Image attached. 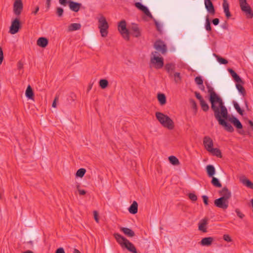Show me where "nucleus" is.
<instances>
[{"label": "nucleus", "instance_id": "obj_8", "mask_svg": "<svg viewBox=\"0 0 253 253\" xmlns=\"http://www.w3.org/2000/svg\"><path fill=\"white\" fill-rule=\"evenodd\" d=\"M215 118L218 122L220 125L224 127L226 130L228 132H232L234 129L233 127L229 123H227L225 121L226 119H224L222 117L219 115V114L214 116Z\"/></svg>", "mask_w": 253, "mask_h": 253}, {"label": "nucleus", "instance_id": "obj_16", "mask_svg": "<svg viewBox=\"0 0 253 253\" xmlns=\"http://www.w3.org/2000/svg\"><path fill=\"white\" fill-rule=\"evenodd\" d=\"M68 5L70 9L72 11L76 12L79 11L82 6V4L81 3H78L72 0L68 1Z\"/></svg>", "mask_w": 253, "mask_h": 253}, {"label": "nucleus", "instance_id": "obj_15", "mask_svg": "<svg viewBox=\"0 0 253 253\" xmlns=\"http://www.w3.org/2000/svg\"><path fill=\"white\" fill-rule=\"evenodd\" d=\"M203 144L205 149L208 151V150L213 147V142L211 137L208 136H206L203 139Z\"/></svg>", "mask_w": 253, "mask_h": 253}, {"label": "nucleus", "instance_id": "obj_28", "mask_svg": "<svg viewBox=\"0 0 253 253\" xmlns=\"http://www.w3.org/2000/svg\"><path fill=\"white\" fill-rule=\"evenodd\" d=\"M129 212L131 214H135L138 211V204L136 201H133L132 204L128 208Z\"/></svg>", "mask_w": 253, "mask_h": 253}, {"label": "nucleus", "instance_id": "obj_36", "mask_svg": "<svg viewBox=\"0 0 253 253\" xmlns=\"http://www.w3.org/2000/svg\"><path fill=\"white\" fill-rule=\"evenodd\" d=\"M211 183L214 186L216 187L220 188L222 186V185L219 180L214 177H212Z\"/></svg>", "mask_w": 253, "mask_h": 253}, {"label": "nucleus", "instance_id": "obj_35", "mask_svg": "<svg viewBox=\"0 0 253 253\" xmlns=\"http://www.w3.org/2000/svg\"><path fill=\"white\" fill-rule=\"evenodd\" d=\"M232 103L237 112L240 115H243L244 111L242 109H241L238 103L235 101H233Z\"/></svg>", "mask_w": 253, "mask_h": 253}, {"label": "nucleus", "instance_id": "obj_21", "mask_svg": "<svg viewBox=\"0 0 253 253\" xmlns=\"http://www.w3.org/2000/svg\"><path fill=\"white\" fill-rule=\"evenodd\" d=\"M229 121L238 129H241L243 127L242 124L240 121L235 117L232 116L229 118Z\"/></svg>", "mask_w": 253, "mask_h": 253}, {"label": "nucleus", "instance_id": "obj_14", "mask_svg": "<svg viewBox=\"0 0 253 253\" xmlns=\"http://www.w3.org/2000/svg\"><path fill=\"white\" fill-rule=\"evenodd\" d=\"M135 6L139 10H141L143 12L145 13L147 16L150 17V18H153V16L151 14V12L149 11L148 8L143 5L141 3L139 2H137L135 3Z\"/></svg>", "mask_w": 253, "mask_h": 253}, {"label": "nucleus", "instance_id": "obj_49", "mask_svg": "<svg viewBox=\"0 0 253 253\" xmlns=\"http://www.w3.org/2000/svg\"><path fill=\"white\" fill-rule=\"evenodd\" d=\"M190 102L191 104L192 107L194 109H197V104L194 99H191Z\"/></svg>", "mask_w": 253, "mask_h": 253}, {"label": "nucleus", "instance_id": "obj_56", "mask_svg": "<svg viewBox=\"0 0 253 253\" xmlns=\"http://www.w3.org/2000/svg\"><path fill=\"white\" fill-rule=\"evenodd\" d=\"M212 22L214 25L216 26L219 24V20L218 18H214L212 20Z\"/></svg>", "mask_w": 253, "mask_h": 253}, {"label": "nucleus", "instance_id": "obj_2", "mask_svg": "<svg viewBox=\"0 0 253 253\" xmlns=\"http://www.w3.org/2000/svg\"><path fill=\"white\" fill-rule=\"evenodd\" d=\"M155 115L157 119L164 127L169 130L173 129L174 122L168 116L159 112H156Z\"/></svg>", "mask_w": 253, "mask_h": 253}, {"label": "nucleus", "instance_id": "obj_60", "mask_svg": "<svg viewBox=\"0 0 253 253\" xmlns=\"http://www.w3.org/2000/svg\"><path fill=\"white\" fill-rule=\"evenodd\" d=\"M39 6H37L35 8V10L33 11H32V13L34 14V15H36L38 13V12L39 11Z\"/></svg>", "mask_w": 253, "mask_h": 253}, {"label": "nucleus", "instance_id": "obj_44", "mask_svg": "<svg viewBox=\"0 0 253 253\" xmlns=\"http://www.w3.org/2000/svg\"><path fill=\"white\" fill-rule=\"evenodd\" d=\"M64 10L62 8L60 7H58L56 8V14L58 17H62L63 15Z\"/></svg>", "mask_w": 253, "mask_h": 253}, {"label": "nucleus", "instance_id": "obj_30", "mask_svg": "<svg viewBox=\"0 0 253 253\" xmlns=\"http://www.w3.org/2000/svg\"><path fill=\"white\" fill-rule=\"evenodd\" d=\"M26 96L28 99H33L34 92L30 85H28L25 92Z\"/></svg>", "mask_w": 253, "mask_h": 253}, {"label": "nucleus", "instance_id": "obj_13", "mask_svg": "<svg viewBox=\"0 0 253 253\" xmlns=\"http://www.w3.org/2000/svg\"><path fill=\"white\" fill-rule=\"evenodd\" d=\"M22 0H15L13 4V12L16 15H19L23 9Z\"/></svg>", "mask_w": 253, "mask_h": 253}, {"label": "nucleus", "instance_id": "obj_50", "mask_svg": "<svg viewBox=\"0 0 253 253\" xmlns=\"http://www.w3.org/2000/svg\"><path fill=\"white\" fill-rule=\"evenodd\" d=\"M93 215H94V218L95 220L96 221V222L98 223L99 222V216H98V213L97 211H93Z\"/></svg>", "mask_w": 253, "mask_h": 253}, {"label": "nucleus", "instance_id": "obj_17", "mask_svg": "<svg viewBox=\"0 0 253 253\" xmlns=\"http://www.w3.org/2000/svg\"><path fill=\"white\" fill-rule=\"evenodd\" d=\"M205 5L206 9L211 14H215L214 6L211 0H205Z\"/></svg>", "mask_w": 253, "mask_h": 253}, {"label": "nucleus", "instance_id": "obj_48", "mask_svg": "<svg viewBox=\"0 0 253 253\" xmlns=\"http://www.w3.org/2000/svg\"><path fill=\"white\" fill-rule=\"evenodd\" d=\"M235 212L237 213L238 216L240 218H243L245 216L244 214L241 212L240 210L238 209L235 210Z\"/></svg>", "mask_w": 253, "mask_h": 253}, {"label": "nucleus", "instance_id": "obj_46", "mask_svg": "<svg viewBox=\"0 0 253 253\" xmlns=\"http://www.w3.org/2000/svg\"><path fill=\"white\" fill-rule=\"evenodd\" d=\"M188 197L189 199L193 202H195L197 200V196L194 193H189L188 194Z\"/></svg>", "mask_w": 253, "mask_h": 253}, {"label": "nucleus", "instance_id": "obj_22", "mask_svg": "<svg viewBox=\"0 0 253 253\" xmlns=\"http://www.w3.org/2000/svg\"><path fill=\"white\" fill-rule=\"evenodd\" d=\"M208 219L204 218L202 219L199 223V230L203 232H207L206 225L208 224Z\"/></svg>", "mask_w": 253, "mask_h": 253}, {"label": "nucleus", "instance_id": "obj_25", "mask_svg": "<svg viewBox=\"0 0 253 253\" xmlns=\"http://www.w3.org/2000/svg\"><path fill=\"white\" fill-rule=\"evenodd\" d=\"M213 241V238L211 237L204 238L200 242L201 245L203 246H209Z\"/></svg>", "mask_w": 253, "mask_h": 253}, {"label": "nucleus", "instance_id": "obj_58", "mask_svg": "<svg viewBox=\"0 0 253 253\" xmlns=\"http://www.w3.org/2000/svg\"><path fill=\"white\" fill-rule=\"evenodd\" d=\"M79 194L81 195H84L86 194V192L84 190L78 189Z\"/></svg>", "mask_w": 253, "mask_h": 253}, {"label": "nucleus", "instance_id": "obj_37", "mask_svg": "<svg viewBox=\"0 0 253 253\" xmlns=\"http://www.w3.org/2000/svg\"><path fill=\"white\" fill-rule=\"evenodd\" d=\"M175 68V65L172 63H167L165 66V69L167 72H169L170 70H174Z\"/></svg>", "mask_w": 253, "mask_h": 253}, {"label": "nucleus", "instance_id": "obj_62", "mask_svg": "<svg viewBox=\"0 0 253 253\" xmlns=\"http://www.w3.org/2000/svg\"><path fill=\"white\" fill-rule=\"evenodd\" d=\"M155 23L156 26V27H157V28L158 30L160 31V24H159V23H158L157 21H156V20H155Z\"/></svg>", "mask_w": 253, "mask_h": 253}, {"label": "nucleus", "instance_id": "obj_3", "mask_svg": "<svg viewBox=\"0 0 253 253\" xmlns=\"http://www.w3.org/2000/svg\"><path fill=\"white\" fill-rule=\"evenodd\" d=\"M209 88L208 91L210 94V101L211 103V108L214 112V115H216L219 114V107L216 106L215 104L218 101H219L220 97L217 95V94L213 91V88L210 86L209 85H207Z\"/></svg>", "mask_w": 253, "mask_h": 253}, {"label": "nucleus", "instance_id": "obj_54", "mask_svg": "<svg viewBox=\"0 0 253 253\" xmlns=\"http://www.w3.org/2000/svg\"><path fill=\"white\" fill-rule=\"evenodd\" d=\"M202 198H203V202H204V204L206 205H208V197L206 195H204L202 196Z\"/></svg>", "mask_w": 253, "mask_h": 253}, {"label": "nucleus", "instance_id": "obj_31", "mask_svg": "<svg viewBox=\"0 0 253 253\" xmlns=\"http://www.w3.org/2000/svg\"><path fill=\"white\" fill-rule=\"evenodd\" d=\"M208 152L212 154L214 156H216L218 158L222 157V154L221 151L218 148H213V147L210 150H208Z\"/></svg>", "mask_w": 253, "mask_h": 253}, {"label": "nucleus", "instance_id": "obj_41", "mask_svg": "<svg viewBox=\"0 0 253 253\" xmlns=\"http://www.w3.org/2000/svg\"><path fill=\"white\" fill-rule=\"evenodd\" d=\"M86 172L85 169L81 168L79 169L76 172V176L79 177H83Z\"/></svg>", "mask_w": 253, "mask_h": 253}, {"label": "nucleus", "instance_id": "obj_18", "mask_svg": "<svg viewBox=\"0 0 253 253\" xmlns=\"http://www.w3.org/2000/svg\"><path fill=\"white\" fill-rule=\"evenodd\" d=\"M220 195L221 196L220 198H223V199L228 201V199L231 196V192L227 189L226 187H224L219 192Z\"/></svg>", "mask_w": 253, "mask_h": 253}, {"label": "nucleus", "instance_id": "obj_55", "mask_svg": "<svg viewBox=\"0 0 253 253\" xmlns=\"http://www.w3.org/2000/svg\"><path fill=\"white\" fill-rule=\"evenodd\" d=\"M195 96L196 98L199 100L200 102H201V100H204V99L199 93L195 92Z\"/></svg>", "mask_w": 253, "mask_h": 253}, {"label": "nucleus", "instance_id": "obj_52", "mask_svg": "<svg viewBox=\"0 0 253 253\" xmlns=\"http://www.w3.org/2000/svg\"><path fill=\"white\" fill-rule=\"evenodd\" d=\"M223 239L225 241L228 242L231 241V237L228 235H227V234L224 235Z\"/></svg>", "mask_w": 253, "mask_h": 253}, {"label": "nucleus", "instance_id": "obj_10", "mask_svg": "<svg viewBox=\"0 0 253 253\" xmlns=\"http://www.w3.org/2000/svg\"><path fill=\"white\" fill-rule=\"evenodd\" d=\"M219 101H218L216 103L218 104L219 107V115L222 117L224 119H227L228 117V111L226 107L224 105V103L220 98Z\"/></svg>", "mask_w": 253, "mask_h": 253}, {"label": "nucleus", "instance_id": "obj_20", "mask_svg": "<svg viewBox=\"0 0 253 253\" xmlns=\"http://www.w3.org/2000/svg\"><path fill=\"white\" fill-rule=\"evenodd\" d=\"M222 6L224 10V12L225 14V16L227 18L231 17V14L229 11V4L227 0H223Z\"/></svg>", "mask_w": 253, "mask_h": 253}, {"label": "nucleus", "instance_id": "obj_19", "mask_svg": "<svg viewBox=\"0 0 253 253\" xmlns=\"http://www.w3.org/2000/svg\"><path fill=\"white\" fill-rule=\"evenodd\" d=\"M228 71L230 74L234 81L236 83H244V82L241 79V78L240 77V76L233 69L231 68H228Z\"/></svg>", "mask_w": 253, "mask_h": 253}, {"label": "nucleus", "instance_id": "obj_53", "mask_svg": "<svg viewBox=\"0 0 253 253\" xmlns=\"http://www.w3.org/2000/svg\"><path fill=\"white\" fill-rule=\"evenodd\" d=\"M59 2L60 4L66 6L67 4H68V0H59Z\"/></svg>", "mask_w": 253, "mask_h": 253}, {"label": "nucleus", "instance_id": "obj_51", "mask_svg": "<svg viewBox=\"0 0 253 253\" xmlns=\"http://www.w3.org/2000/svg\"><path fill=\"white\" fill-rule=\"evenodd\" d=\"M3 60V54L2 48L0 46V65L2 63Z\"/></svg>", "mask_w": 253, "mask_h": 253}, {"label": "nucleus", "instance_id": "obj_42", "mask_svg": "<svg viewBox=\"0 0 253 253\" xmlns=\"http://www.w3.org/2000/svg\"><path fill=\"white\" fill-rule=\"evenodd\" d=\"M172 76L174 78V81L176 83H178L181 81V78L180 73L176 72L173 74Z\"/></svg>", "mask_w": 253, "mask_h": 253}, {"label": "nucleus", "instance_id": "obj_11", "mask_svg": "<svg viewBox=\"0 0 253 253\" xmlns=\"http://www.w3.org/2000/svg\"><path fill=\"white\" fill-rule=\"evenodd\" d=\"M20 22L18 18H15L11 23L10 27L9 33L11 34H15L18 33L20 28Z\"/></svg>", "mask_w": 253, "mask_h": 253}, {"label": "nucleus", "instance_id": "obj_5", "mask_svg": "<svg viewBox=\"0 0 253 253\" xmlns=\"http://www.w3.org/2000/svg\"><path fill=\"white\" fill-rule=\"evenodd\" d=\"M158 52L154 51L152 52L150 62L155 65L156 69L162 68L164 66V59L163 57H159L157 56Z\"/></svg>", "mask_w": 253, "mask_h": 253}, {"label": "nucleus", "instance_id": "obj_63", "mask_svg": "<svg viewBox=\"0 0 253 253\" xmlns=\"http://www.w3.org/2000/svg\"><path fill=\"white\" fill-rule=\"evenodd\" d=\"M57 99V97H55V98L54 99V100L52 104V106L53 107H54V108L56 107V101Z\"/></svg>", "mask_w": 253, "mask_h": 253}, {"label": "nucleus", "instance_id": "obj_24", "mask_svg": "<svg viewBox=\"0 0 253 253\" xmlns=\"http://www.w3.org/2000/svg\"><path fill=\"white\" fill-rule=\"evenodd\" d=\"M131 30L133 32V35L135 37L138 38L141 36V33L137 24L132 23Z\"/></svg>", "mask_w": 253, "mask_h": 253}, {"label": "nucleus", "instance_id": "obj_12", "mask_svg": "<svg viewBox=\"0 0 253 253\" xmlns=\"http://www.w3.org/2000/svg\"><path fill=\"white\" fill-rule=\"evenodd\" d=\"M215 206L223 210H226L228 207V201L225 200L223 198H219L214 200Z\"/></svg>", "mask_w": 253, "mask_h": 253}, {"label": "nucleus", "instance_id": "obj_23", "mask_svg": "<svg viewBox=\"0 0 253 253\" xmlns=\"http://www.w3.org/2000/svg\"><path fill=\"white\" fill-rule=\"evenodd\" d=\"M48 43V40L44 37L39 38L37 42V45L42 48L45 47L47 45Z\"/></svg>", "mask_w": 253, "mask_h": 253}, {"label": "nucleus", "instance_id": "obj_59", "mask_svg": "<svg viewBox=\"0 0 253 253\" xmlns=\"http://www.w3.org/2000/svg\"><path fill=\"white\" fill-rule=\"evenodd\" d=\"M46 4L47 9H48L50 7L51 0H46Z\"/></svg>", "mask_w": 253, "mask_h": 253}, {"label": "nucleus", "instance_id": "obj_1", "mask_svg": "<svg viewBox=\"0 0 253 253\" xmlns=\"http://www.w3.org/2000/svg\"><path fill=\"white\" fill-rule=\"evenodd\" d=\"M113 236L122 248H126L132 253H137L136 249L134 245L126 238L117 233H114Z\"/></svg>", "mask_w": 253, "mask_h": 253}, {"label": "nucleus", "instance_id": "obj_43", "mask_svg": "<svg viewBox=\"0 0 253 253\" xmlns=\"http://www.w3.org/2000/svg\"><path fill=\"white\" fill-rule=\"evenodd\" d=\"M205 28H206V30L208 31H211V23H210V21L208 16H207L206 17Z\"/></svg>", "mask_w": 253, "mask_h": 253}, {"label": "nucleus", "instance_id": "obj_26", "mask_svg": "<svg viewBox=\"0 0 253 253\" xmlns=\"http://www.w3.org/2000/svg\"><path fill=\"white\" fill-rule=\"evenodd\" d=\"M121 231H122L126 236L128 237H133L135 236V233L131 229L126 227H121L120 228Z\"/></svg>", "mask_w": 253, "mask_h": 253}, {"label": "nucleus", "instance_id": "obj_9", "mask_svg": "<svg viewBox=\"0 0 253 253\" xmlns=\"http://www.w3.org/2000/svg\"><path fill=\"white\" fill-rule=\"evenodd\" d=\"M154 48L163 54H165L167 51V48L164 42L160 40H157L154 44Z\"/></svg>", "mask_w": 253, "mask_h": 253}, {"label": "nucleus", "instance_id": "obj_39", "mask_svg": "<svg viewBox=\"0 0 253 253\" xmlns=\"http://www.w3.org/2000/svg\"><path fill=\"white\" fill-rule=\"evenodd\" d=\"M200 105L201 106L202 110L204 111L207 112L209 110V106L204 100H201V101L200 102Z\"/></svg>", "mask_w": 253, "mask_h": 253}, {"label": "nucleus", "instance_id": "obj_57", "mask_svg": "<svg viewBox=\"0 0 253 253\" xmlns=\"http://www.w3.org/2000/svg\"><path fill=\"white\" fill-rule=\"evenodd\" d=\"M55 253H65V251H64L63 248H59L56 250Z\"/></svg>", "mask_w": 253, "mask_h": 253}, {"label": "nucleus", "instance_id": "obj_33", "mask_svg": "<svg viewBox=\"0 0 253 253\" xmlns=\"http://www.w3.org/2000/svg\"><path fill=\"white\" fill-rule=\"evenodd\" d=\"M157 98L161 105H163L166 103V97L164 94L159 93Z\"/></svg>", "mask_w": 253, "mask_h": 253}, {"label": "nucleus", "instance_id": "obj_34", "mask_svg": "<svg viewBox=\"0 0 253 253\" xmlns=\"http://www.w3.org/2000/svg\"><path fill=\"white\" fill-rule=\"evenodd\" d=\"M241 181L242 183L245 185L247 187L253 189V183L250 180L245 178L241 179Z\"/></svg>", "mask_w": 253, "mask_h": 253}, {"label": "nucleus", "instance_id": "obj_40", "mask_svg": "<svg viewBox=\"0 0 253 253\" xmlns=\"http://www.w3.org/2000/svg\"><path fill=\"white\" fill-rule=\"evenodd\" d=\"M99 85L102 88L104 89L108 85V82L106 79H101L99 81Z\"/></svg>", "mask_w": 253, "mask_h": 253}, {"label": "nucleus", "instance_id": "obj_29", "mask_svg": "<svg viewBox=\"0 0 253 253\" xmlns=\"http://www.w3.org/2000/svg\"><path fill=\"white\" fill-rule=\"evenodd\" d=\"M81 28V25L80 23H72L68 26V32L79 30Z\"/></svg>", "mask_w": 253, "mask_h": 253}, {"label": "nucleus", "instance_id": "obj_61", "mask_svg": "<svg viewBox=\"0 0 253 253\" xmlns=\"http://www.w3.org/2000/svg\"><path fill=\"white\" fill-rule=\"evenodd\" d=\"M23 63L21 62H20V61L18 62V69H22L23 68Z\"/></svg>", "mask_w": 253, "mask_h": 253}, {"label": "nucleus", "instance_id": "obj_47", "mask_svg": "<svg viewBox=\"0 0 253 253\" xmlns=\"http://www.w3.org/2000/svg\"><path fill=\"white\" fill-rule=\"evenodd\" d=\"M217 60L221 64H226L228 63L227 60L219 56H217Z\"/></svg>", "mask_w": 253, "mask_h": 253}, {"label": "nucleus", "instance_id": "obj_45", "mask_svg": "<svg viewBox=\"0 0 253 253\" xmlns=\"http://www.w3.org/2000/svg\"><path fill=\"white\" fill-rule=\"evenodd\" d=\"M195 81L198 85H202L203 84V81L201 77H196L195 79Z\"/></svg>", "mask_w": 253, "mask_h": 253}, {"label": "nucleus", "instance_id": "obj_4", "mask_svg": "<svg viewBox=\"0 0 253 253\" xmlns=\"http://www.w3.org/2000/svg\"><path fill=\"white\" fill-rule=\"evenodd\" d=\"M97 19L98 21V28L99 29L101 35L102 37H106L107 36L108 33V23L105 17L102 15L98 17Z\"/></svg>", "mask_w": 253, "mask_h": 253}, {"label": "nucleus", "instance_id": "obj_64", "mask_svg": "<svg viewBox=\"0 0 253 253\" xmlns=\"http://www.w3.org/2000/svg\"><path fill=\"white\" fill-rule=\"evenodd\" d=\"M221 27L224 29H227V23H225L223 25H221Z\"/></svg>", "mask_w": 253, "mask_h": 253}, {"label": "nucleus", "instance_id": "obj_38", "mask_svg": "<svg viewBox=\"0 0 253 253\" xmlns=\"http://www.w3.org/2000/svg\"><path fill=\"white\" fill-rule=\"evenodd\" d=\"M170 163L173 165H178L179 164L178 159L174 156H170L169 157Z\"/></svg>", "mask_w": 253, "mask_h": 253}, {"label": "nucleus", "instance_id": "obj_27", "mask_svg": "<svg viewBox=\"0 0 253 253\" xmlns=\"http://www.w3.org/2000/svg\"><path fill=\"white\" fill-rule=\"evenodd\" d=\"M206 170L209 177H212L215 173V169L212 165H208L206 167Z\"/></svg>", "mask_w": 253, "mask_h": 253}, {"label": "nucleus", "instance_id": "obj_32", "mask_svg": "<svg viewBox=\"0 0 253 253\" xmlns=\"http://www.w3.org/2000/svg\"><path fill=\"white\" fill-rule=\"evenodd\" d=\"M243 84H242V83H236V87L237 89H238V91L240 93V94L243 96L244 97L246 95V92L245 89L243 86Z\"/></svg>", "mask_w": 253, "mask_h": 253}, {"label": "nucleus", "instance_id": "obj_6", "mask_svg": "<svg viewBox=\"0 0 253 253\" xmlns=\"http://www.w3.org/2000/svg\"><path fill=\"white\" fill-rule=\"evenodd\" d=\"M118 29L123 37L126 40L129 39V33L126 28V22L125 20H121L118 26Z\"/></svg>", "mask_w": 253, "mask_h": 253}, {"label": "nucleus", "instance_id": "obj_7", "mask_svg": "<svg viewBox=\"0 0 253 253\" xmlns=\"http://www.w3.org/2000/svg\"><path fill=\"white\" fill-rule=\"evenodd\" d=\"M240 6L242 11H243L248 18L253 17V11L250 6L247 3L246 0H239Z\"/></svg>", "mask_w": 253, "mask_h": 253}]
</instances>
